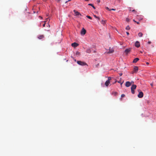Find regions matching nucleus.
Returning <instances> with one entry per match:
<instances>
[{
	"label": "nucleus",
	"instance_id": "29",
	"mask_svg": "<svg viewBox=\"0 0 156 156\" xmlns=\"http://www.w3.org/2000/svg\"><path fill=\"white\" fill-rule=\"evenodd\" d=\"M46 22V21H44V24L43 25V26L44 27L45 26V22Z\"/></svg>",
	"mask_w": 156,
	"mask_h": 156
},
{
	"label": "nucleus",
	"instance_id": "1",
	"mask_svg": "<svg viewBox=\"0 0 156 156\" xmlns=\"http://www.w3.org/2000/svg\"><path fill=\"white\" fill-rule=\"evenodd\" d=\"M136 85L133 84L132 85L131 88V91L132 94H134L135 93L134 90L136 89Z\"/></svg>",
	"mask_w": 156,
	"mask_h": 156
},
{
	"label": "nucleus",
	"instance_id": "3",
	"mask_svg": "<svg viewBox=\"0 0 156 156\" xmlns=\"http://www.w3.org/2000/svg\"><path fill=\"white\" fill-rule=\"evenodd\" d=\"M144 94L142 92H139V94H138L137 96L138 98H141L143 97Z\"/></svg>",
	"mask_w": 156,
	"mask_h": 156
},
{
	"label": "nucleus",
	"instance_id": "27",
	"mask_svg": "<svg viewBox=\"0 0 156 156\" xmlns=\"http://www.w3.org/2000/svg\"><path fill=\"white\" fill-rule=\"evenodd\" d=\"M111 10L115 11V9H110V10H109V11H111Z\"/></svg>",
	"mask_w": 156,
	"mask_h": 156
},
{
	"label": "nucleus",
	"instance_id": "5",
	"mask_svg": "<svg viewBox=\"0 0 156 156\" xmlns=\"http://www.w3.org/2000/svg\"><path fill=\"white\" fill-rule=\"evenodd\" d=\"M86 32V31L85 29L84 28H83L81 31V34L82 35H84L85 34Z\"/></svg>",
	"mask_w": 156,
	"mask_h": 156
},
{
	"label": "nucleus",
	"instance_id": "20",
	"mask_svg": "<svg viewBox=\"0 0 156 156\" xmlns=\"http://www.w3.org/2000/svg\"><path fill=\"white\" fill-rule=\"evenodd\" d=\"M86 17L87 18H88V19H92V18L90 16L87 15V16H86Z\"/></svg>",
	"mask_w": 156,
	"mask_h": 156
},
{
	"label": "nucleus",
	"instance_id": "4",
	"mask_svg": "<svg viewBox=\"0 0 156 156\" xmlns=\"http://www.w3.org/2000/svg\"><path fill=\"white\" fill-rule=\"evenodd\" d=\"M138 71V67L136 66H134L133 68V71L132 72V73H136Z\"/></svg>",
	"mask_w": 156,
	"mask_h": 156
},
{
	"label": "nucleus",
	"instance_id": "24",
	"mask_svg": "<svg viewBox=\"0 0 156 156\" xmlns=\"http://www.w3.org/2000/svg\"><path fill=\"white\" fill-rule=\"evenodd\" d=\"M113 94L115 95H116L117 94V92H115L113 93Z\"/></svg>",
	"mask_w": 156,
	"mask_h": 156
},
{
	"label": "nucleus",
	"instance_id": "10",
	"mask_svg": "<svg viewBox=\"0 0 156 156\" xmlns=\"http://www.w3.org/2000/svg\"><path fill=\"white\" fill-rule=\"evenodd\" d=\"M110 83V81L108 80H107L105 82V85L107 87L108 86L109 84Z\"/></svg>",
	"mask_w": 156,
	"mask_h": 156
},
{
	"label": "nucleus",
	"instance_id": "11",
	"mask_svg": "<svg viewBox=\"0 0 156 156\" xmlns=\"http://www.w3.org/2000/svg\"><path fill=\"white\" fill-rule=\"evenodd\" d=\"M130 50L131 49L129 48L126 49L125 50V52L126 54H127L130 52Z\"/></svg>",
	"mask_w": 156,
	"mask_h": 156
},
{
	"label": "nucleus",
	"instance_id": "40",
	"mask_svg": "<svg viewBox=\"0 0 156 156\" xmlns=\"http://www.w3.org/2000/svg\"><path fill=\"white\" fill-rule=\"evenodd\" d=\"M136 23L137 24H139V22H136Z\"/></svg>",
	"mask_w": 156,
	"mask_h": 156
},
{
	"label": "nucleus",
	"instance_id": "44",
	"mask_svg": "<svg viewBox=\"0 0 156 156\" xmlns=\"http://www.w3.org/2000/svg\"><path fill=\"white\" fill-rule=\"evenodd\" d=\"M88 0H85V1H88Z\"/></svg>",
	"mask_w": 156,
	"mask_h": 156
},
{
	"label": "nucleus",
	"instance_id": "12",
	"mask_svg": "<svg viewBox=\"0 0 156 156\" xmlns=\"http://www.w3.org/2000/svg\"><path fill=\"white\" fill-rule=\"evenodd\" d=\"M139 59L138 58H135L133 61V63H136V62L138 60H139Z\"/></svg>",
	"mask_w": 156,
	"mask_h": 156
},
{
	"label": "nucleus",
	"instance_id": "7",
	"mask_svg": "<svg viewBox=\"0 0 156 156\" xmlns=\"http://www.w3.org/2000/svg\"><path fill=\"white\" fill-rule=\"evenodd\" d=\"M79 45L76 42H74L73 43L71 44V45L72 47H76L77 46Z\"/></svg>",
	"mask_w": 156,
	"mask_h": 156
},
{
	"label": "nucleus",
	"instance_id": "42",
	"mask_svg": "<svg viewBox=\"0 0 156 156\" xmlns=\"http://www.w3.org/2000/svg\"><path fill=\"white\" fill-rule=\"evenodd\" d=\"M131 82H132V84L133 83H134L133 81H132Z\"/></svg>",
	"mask_w": 156,
	"mask_h": 156
},
{
	"label": "nucleus",
	"instance_id": "15",
	"mask_svg": "<svg viewBox=\"0 0 156 156\" xmlns=\"http://www.w3.org/2000/svg\"><path fill=\"white\" fill-rule=\"evenodd\" d=\"M91 50L90 49H87V50L86 52L88 53H90L91 52Z\"/></svg>",
	"mask_w": 156,
	"mask_h": 156
},
{
	"label": "nucleus",
	"instance_id": "35",
	"mask_svg": "<svg viewBox=\"0 0 156 156\" xmlns=\"http://www.w3.org/2000/svg\"><path fill=\"white\" fill-rule=\"evenodd\" d=\"M39 17L40 18H41V19H42V17L41 16H39Z\"/></svg>",
	"mask_w": 156,
	"mask_h": 156
},
{
	"label": "nucleus",
	"instance_id": "39",
	"mask_svg": "<svg viewBox=\"0 0 156 156\" xmlns=\"http://www.w3.org/2000/svg\"><path fill=\"white\" fill-rule=\"evenodd\" d=\"M151 86L152 87V86H153V84H152V83H151Z\"/></svg>",
	"mask_w": 156,
	"mask_h": 156
},
{
	"label": "nucleus",
	"instance_id": "37",
	"mask_svg": "<svg viewBox=\"0 0 156 156\" xmlns=\"http://www.w3.org/2000/svg\"><path fill=\"white\" fill-rule=\"evenodd\" d=\"M146 64H147V65H148V64H149V62H146Z\"/></svg>",
	"mask_w": 156,
	"mask_h": 156
},
{
	"label": "nucleus",
	"instance_id": "16",
	"mask_svg": "<svg viewBox=\"0 0 156 156\" xmlns=\"http://www.w3.org/2000/svg\"><path fill=\"white\" fill-rule=\"evenodd\" d=\"M143 34L141 32H140L138 34V35L140 37H141L143 36Z\"/></svg>",
	"mask_w": 156,
	"mask_h": 156
},
{
	"label": "nucleus",
	"instance_id": "21",
	"mask_svg": "<svg viewBox=\"0 0 156 156\" xmlns=\"http://www.w3.org/2000/svg\"><path fill=\"white\" fill-rule=\"evenodd\" d=\"M76 55H80V52H78V51H77L76 52Z\"/></svg>",
	"mask_w": 156,
	"mask_h": 156
},
{
	"label": "nucleus",
	"instance_id": "6",
	"mask_svg": "<svg viewBox=\"0 0 156 156\" xmlns=\"http://www.w3.org/2000/svg\"><path fill=\"white\" fill-rule=\"evenodd\" d=\"M132 84V82L127 81L126 83L125 86L127 87H129Z\"/></svg>",
	"mask_w": 156,
	"mask_h": 156
},
{
	"label": "nucleus",
	"instance_id": "2",
	"mask_svg": "<svg viewBox=\"0 0 156 156\" xmlns=\"http://www.w3.org/2000/svg\"><path fill=\"white\" fill-rule=\"evenodd\" d=\"M77 62L79 65L82 66L87 65V63L85 62L80 61H78Z\"/></svg>",
	"mask_w": 156,
	"mask_h": 156
},
{
	"label": "nucleus",
	"instance_id": "41",
	"mask_svg": "<svg viewBox=\"0 0 156 156\" xmlns=\"http://www.w3.org/2000/svg\"><path fill=\"white\" fill-rule=\"evenodd\" d=\"M133 21L134 22H136V21H135L134 20H133Z\"/></svg>",
	"mask_w": 156,
	"mask_h": 156
},
{
	"label": "nucleus",
	"instance_id": "33",
	"mask_svg": "<svg viewBox=\"0 0 156 156\" xmlns=\"http://www.w3.org/2000/svg\"><path fill=\"white\" fill-rule=\"evenodd\" d=\"M126 33L128 35H129V33L128 32H126Z\"/></svg>",
	"mask_w": 156,
	"mask_h": 156
},
{
	"label": "nucleus",
	"instance_id": "32",
	"mask_svg": "<svg viewBox=\"0 0 156 156\" xmlns=\"http://www.w3.org/2000/svg\"><path fill=\"white\" fill-rule=\"evenodd\" d=\"M106 9H107L108 10H110V9H109V8L108 7H106Z\"/></svg>",
	"mask_w": 156,
	"mask_h": 156
},
{
	"label": "nucleus",
	"instance_id": "28",
	"mask_svg": "<svg viewBox=\"0 0 156 156\" xmlns=\"http://www.w3.org/2000/svg\"><path fill=\"white\" fill-rule=\"evenodd\" d=\"M129 18H127L126 19V21L129 22Z\"/></svg>",
	"mask_w": 156,
	"mask_h": 156
},
{
	"label": "nucleus",
	"instance_id": "8",
	"mask_svg": "<svg viewBox=\"0 0 156 156\" xmlns=\"http://www.w3.org/2000/svg\"><path fill=\"white\" fill-rule=\"evenodd\" d=\"M135 46L137 48L139 47L140 46L139 42L138 41H136L135 43Z\"/></svg>",
	"mask_w": 156,
	"mask_h": 156
},
{
	"label": "nucleus",
	"instance_id": "13",
	"mask_svg": "<svg viewBox=\"0 0 156 156\" xmlns=\"http://www.w3.org/2000/svg\"><path fill=\"white\" fill-rule=\"evenodd\" d=\"M74 12H75V14L76 16H78L79 15L81 16V15L80 14V13L78 12L75 11V10H74Z\"/></svg>",
	"mask_w": 156,
	"mask_h": 156
},
{
	"label": "nucleus",
	"instance_id": "26",
	"mask_svg": "<svg viewBox=\"0 0 156 156\" xmlns=\"http://www.w3.org/2000/svg\"><path fill=\"white\" fill-rule=\"evenodd\" d=\"M131 9L132 8L131 7H129L128 8V9H129V11H132V9Z\"/></svg>",
	"mask_w": 156,
	"mask_h": 156
},
{
	"label": "nucleus",
	"instance_id": "38",
	"mask_svg": "<svg viewBox=\"0 0 156 156\" xmlns=\"http://www.w3.org/2000/svg\"><path fill=\"white\" fill-rule=\"evenodd\" d=\"M122 73H120L119 75H120V76H121L122 75Z\"/></svg>",
	"mask_w": 156,
	"mask_h": 156
},
{
	"label": "nucleus",
	"instance_id": "25",
	"mask_svg": "<svg viewBox=\"0 0 156 156\" xmlns=\"http://www.w3.org/2000/svg\"><path fill=\"white\" fill-rule=\"evenodd\" d=\"M125 97V95L124 94H122L121 95V97L122 98H123Z\"/></svg>",
	"mask_w": 156,
	"mask_h": 156
},
{
	"label": "nucleus",
	"instance_id": "9",
	"mask_svg": "<svg viewBox=\"0 0 156 156\" xmlns=\"http://www.w3.org/2000/svg\"><path fill=\"white\" fill-rule=\"evenodd\" d=\"M114 51V49L112 48H110L109 49V51L107 53H113Z\"/></svg>",
	"mask_w": 156,
	"mask_h": 156
},
{
	"label": "nucleus",
	"instance_id": "18",
	"mask_svg": "<svg viewBox=\"0 0 156 156\" xmlns=\"http://www.w3.org/2000/svg\"><path fill=\"white\" fill-rule=\"evenodd\" d=\"M88 5H90V6H91V7H92L94 9H95V7L92 4H88Z\"/></svg>",
	"mask_w": 156,
	"mask_h": 156
},
{
	"label": "nucleus",
	"instance_id": "14",
	"mask_svg": "<svg viewBox=\"0 0 156 156\" xmlns=\"http://www.w3.org/2000/svg\"><path fill=\"white\" fill-rule=\"evenodd\" d=\"M38 38L39 39H42L44 37V36L43 35H39L38 37Z\"/></svg>",
	"mask_w": 156,
	"mask_h": 156
},
{
	"label": "nucleus",
	"instance_id": "43",
	"mask_svg": "<svg viewBox=\"0 0 156 156\" xmlns=\"http://www.w3.org/2000/svg\"><path fill=\"white\" fill-rule=\"evenodd\" d=\"M35 11L34 12V13H35Z\"/></svg>",
	"mask_w": 156,
	"mask_h": 156
},
{
	"label": "nucleus",
	"instance_id": "36",
	"mask_svg": "<svg viewBox=\"0 0 156 156\" xmlns=\"http://www.w3.org/2000/svg\"><path fill=\"white\" fill-rule=\"evenodd\" d=\"M71 0H68L67 1H66V3L67 2H69V1H70Z\"/></svg>",
	"mask_w": 156,
	"mask_h": 156
},
{
	"label": "nucleus",
	"instance_id": "30",
	"mask_svg": "<svg viewBox=\"0 0 156 156\" xmlns=\"http://www.w3.org/2000/svg\"><path fill=\"white\" fill-rule=\"evenodd\" d=\"M111 80V77H108V80L109 81L110 80Z\"/></svg>",
	"mask_w": 156,
	"mask_h": 156
},
{
	"label": "nucleus",
	"instance_id": "19",
	"mask_svg": "<svg viewBox=\"0 0 156 156\" xmlns=\"http://www.w3.org/2000/svg\"><path fill=\"white\" fill-rule=\"evenodd\" d=\"M130 28L129 26H127L126 28V29L127 30H129L130 29Z\"/></svg>",
	"mask_w": 156,
	"mask_h": 156
},
{
	"label": "nucleus",
	"instance_id": "17",
	"mask_svg": "<svg viewBox=\"0 0 156 156\" xmlns=\"http://www.w3.org/2000/svg\"><path fill=\"white\" fill-rule=\"evenodd\" d=\"M106 20H102L101 21V23L103 24V25H104L106 23Z\"/></svg>",
	"mask_w": 156,
	"mask_h": 156
},
{
	"label": "nucleus",
	"instance_id": "34",
	"mask_svg": "<svg viewBox=\"0 0 156 156\" xmlns=\"http://www.w3.org/2000/svg\"><path fill=\"white\" fill-rule=\"evenodd\" d=\"M151 43V41H148V44H150Z\"/></svg>",
	"mask_w": 156,
	"mask_h": 156
},
{
	"label": "nucleus",
	"instance_id": "31",
	"mask_svg": "<svg viewBox=\"0 0 156 156\" xmlns=\"http://www.w3.org/2000/svg\"><path fill=\"white\" fill-rule=\"evenodd\" d=\"M132 11L134 12H136V11L135 10H132Z\"/></svg>",
	"mask_w": 156,
	"mask_h": 156
},
{
	"label": "nucleus",
	"instance_id": "22",
	"mask_svg": "<svg viewBox=\"0 0 156 156\" xmlns=\"http://www.w3.org/2000/svg\"><path fill=\"white\" fill-rule=\"evenodd\" d=\"M118 83H120L121 85H122V84L123 83V82H121V81L120 80V81H118Z\"/></svg>",
	"mask_w": 156,
	"mask_h": 156
},
{
	"label": "nucleus",
	"instance_id": "23",
	"mask_svg": "<svg viewBox=\"0 0 156 156\" xmlns=\"http://www.w3.org/2000/svg\"><path fill=\"white\" fill-rule=\"evenodd\" d=\"M94 16L95 18L98 19L99 20L100 19L98 17L96 16V15H94Z\"/></svg>",
	"mask_w": 156,
	"mask_h": 156
}]
</instances>
